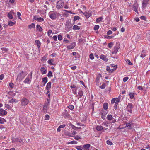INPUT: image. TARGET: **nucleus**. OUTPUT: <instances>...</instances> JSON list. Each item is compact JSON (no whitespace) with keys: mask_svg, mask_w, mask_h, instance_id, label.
<instances>
[{"mask_svg":"<svg viewBox=\"0 0 150 150\" xmlns=\"http://www.w3.org/2000/svg\"><path fill=\"white\" fill-rule=\"evenodd\" d=\"M50 18L52 20H55L59 18L60 14L59 13L54 11H51L48 14Z\"/></svg>","mask_w":150,"mask_h":150,"instance_id":"1","label":"nucleus"},{"mask_svg":"<svg viewBox=\"0 0 150 150\" xmlns=\"http://www.w3.org/2000/svg\"><path fill=\"white\" fill-rule=\"evenodd\" d=\"M26 75L27 74L25 72L23 71H21L18 74L16 80L18 81H21Z\"/></svg>","mask_w":150,"mask_h":150,"instance_id":"2","label":"nucleus"},{"mask_svg":"<svg viewBox=\"0 0 150 150\" xmlns=\"http://www.w3.org/2000/svg\"><path fill=\"white\" fill-rule=\"evenodd\" d=\"M32 71H31L25 79L23 81L24 83L25 84H30L31 82L32 76Z\"/></svg>","mask_w":150,"mask_h":150,"instance_id":"3","label":"nucleus"},{"mask_svg":"<svg viewBox=\"0 0 150 150\" xmlns=\"http://www.w3.org/2000/svg\"><path fill=\"white\" fill-rule=\"evenodd\" d=\"M64 2L62 0L58 1L57 3L56 8L57 9H60L64 7Z\"/></svg>","mask_w":150,"mask_h":150,"instance_id":"4","label":"nucleus"},{"mask_svg":"<svg viewBox=\"0 0 150 150\" xmlns=\"http://www.w3.org/2000/svg\"><path fill=\"white\" fill-rule=\"evenodd\" d=\"M29 103V100L25 97L23 98L21 101V105L22 106H25Z\"/></svg>","mask_w":150,"mask_h":150,"instance_id":"5","label":"nucleus"},{"mask_svg":"<svg viewBox=\"0 0 150 150\" xmlns=\"http://www.w3.org/2000/svg\"><path fill=\"white\" fill-rule=\"evenodd\" d=\"M133 108L132 104L131 103H128L127 107V111L131 113H132V108Z\"/></svg>","mask_w":150,"mask_h":150,"instance_id":"6","label":"nucleus"},{"mask_svg":"<svg viewBox=\"0 0 150 150\" xmlns=\"http://www.w3.org/2000/svg\"><path fill=\"white\" fill-rule=\"evenodd\" d=\"M149 0H144L142 3V8L144 9L146 7L147 5L148 4L149 1Z\"/></svg>","mask_w":150,"mask_h":150,"instance_id":"7","label":"nucleus"},{"mask_svg":"<svg viewBox=\"0 0 150 150\" xmlns=\"http://www.w3.org/2000/svg\"><path fill=\"white\" fill-rule=\"evenodd\" d=\"M23 141V140L20 137L13 138L12 139V142L13 143L16 142H19L20 143H21Z\"/></svg>","mask_w":150,"mask_h":150,"instance_id":"8","label":"nucleus"},{"mask_svg":"<svg viewBox=\"0 0 150 150\" xmlns=\"http://www.w3.org/2000/svg\"><path fill=\"white\" fill-rule=\"evenodd\" d=\"M76 43L75 42L69 45H68L67 48L68 50L73 49L76 46Z\"/></svg>","mask_w":150,"mask_h":150,"instance_id":"9","label":"nucleus"},{"mask_svg":"<svg viewBox=\"0 0 150 150\" xmlns=\"http://www.w3.org/2000/svg\"><path fill=\"white\" fill-rule=\"evenodd\" d=\"M62 115L66 118H68L69 116L67 111L66 110H64L62 113Z\"/></svg>","mask_w":150,"mask_h":150,"instance_id":"10","label":"nucleus"},{"mask_svg":"<svg viewBox=\"0 0 150 150\" xmlns=\"http://www.w3.org/2000/svg\"><path fill=\"white\" fill-rule=\"evenodd\" d=\"M134 11L136 13H138V9L139 8V6L138 4L137 3H134L133 5Z\"/></svg>","mask_w":150,"mask_h":150,"instance_id":"11","label":"nucleus"},{"mask_svg":"<svg viewBox=\"0 0 150 150\" xmlns=\"http://www.w3.org/2000/svg\"><path fill=\"white\" fill-rule=\"evenodd\" d=\"M35 44L37 45L38 50L39 51L40 50V46L41 45V43L38 40H35Z\"/></svg>","mask_w":150,"mask_h":150,"instance_id":"12","label":"nucleus"},{"mask_svg":"<svg viewBox=\"0 0 150 150\" xmlns=\"http://www.w3.org/2000/svg\"><path fill=\"white\" fill-rule=\"evenodd\" d=\"M7 114V112L2 108H0V115H4Z\"/></svg>","mask_w":150,"mask_h":150,"instance_id":"13","label":"nucleus"},{"mask_svg":"<svg viewBox=\"0 0 150 150\" xmlns=\"http://www.w3.org/2000/svg\"><path fill=\"white\" fill-rule=\"evenodd\" d=\"M100 58L101 59L105 62H107L108 60V59L106 57L105 55L103 54L101 55L100 56Z\"/></svg>","mask_w":150,"mask_h":150,"instance_id":"14","label":"nucleus"},{"mask_svg":"<svg viewBox=\"0 0 150 150\" xmlns=\"http://www.w3.org/2000/svg\"><path fill=\"white\" fill-rule=\"evenodd\" d=\"M40 71L42 74H45L47 72V70L44 67H41Z\"/></svg>","mask_w":150,"mask_h":150,"instance_id":"15","label":"nucleus"},{"mask_svg":"<svg viewBox=\"0 0 150 150\" xmlns=\"http://www.w3.org/2000/svg\"><path fill=\"white\" fill-rule=\"evenodd\" d=\"M83 13L86 18H88L91 16V14L90 13L86 12H85Z\"/></svg>","mask_w":150,"mask_h":150,"instance_id":"16","label":"nucleus"},{"mask_svg":"<svg viewBox=\"0 0 150 150\" xmlns=\"http://www.w3.org/2000/svg\"><path fill=\"white\" fill-rule=\"evenodd\" d=\"M51 82H49L47 84L46 87V89L48 91H49L51 87Z\"/></svg>","mask_w":150,"mask_h":150,"instance_id":"17","label":"nucleus"},{"mask_svg":"<svg viewBox=\"0 0 150 150\" xmlns=\"http://www.w3.org/2000/svg\"><path fill=\"white\" fill-rule=\"evenodd\" d=\"M36 29L39 32H42L43 30L42 28L38 24L37 25H36Z\"/></svg>","mask_w":150,"mask_h":150,"instance_id":"18","label":"nucleus"},{"mask_svg":"<svg viewBox=\"0 0 150 150\" xmlns=\"http://www.w3.org/2000/svg\"><path fill=\"white\" fill-rule=\"evenodd\" d=\"M100 78L99 76H98L96 80V84L97 86H99L100 85L99 81Z\"/></svg>","mask_w":150,"mask_h":150,"instance_id":"19","label":"nucleus"},{"mask_svg":"<svg viewBox=\"0 0 150 150\" xmlns=\"http://www.w3.org/2000/svg\"><path fill=\"white\" fill-rule=\"evenodd\" d=\"M103 128V127L101 126L98 125L96 127V129L98 131H101Z\"/></svg>","mask_w":150,"mask_h":150,"instance_id":"20","label":"nucleus"},{"mask_svg":"<svg viewBox=\"0 0 150 150\" xmlns=\"http://www.w3.org/2000/svg\"><path fill=\"white\" fill-rule=\"evenodd\" d=\"M120 100V98H117L116 100L115 101V108H117V105L118 103L119 102Z\"/></svg>","mask_w":150,"mask_h":150,"instance_id":"21","label":"nucleus"},{"mask_svg":"<svg viewBox=\"0 0 150 150\" xmlns=\"http://www.w3.org/2000/svg\"><path fill=\"white\" fill-rule=\"evenodd\" d=\"M108 105L107 103H104L103 104V108L104 109L106 110L108 108Z\"/></svg>","mask_w":150,"mask_h":150,"instance_id":"22","label":"nucleus"},{"mask_svg":"<svg viewBox=\"0 0 150 150\" xmlns=\"http://www.w3.org/2000/svg\"><path fill=\"white\" fill-rule=\"evenodd\" d=\"M6 120L4 118L0 117V124H3L4 122H6Z\"/></svg>","mask_w":150,"mask_h":150,"instance_id":"23","label":"nucleus"},{"mask_svg":"<svg viewBox=\"0 0 150 150\" xmlns=\"http://www.w3.org/2000/svg\"><path fill=\"white\" fill-rule=\"evenodd\" d=\"M47 81V77H45L42 79V82L44 83V86L45 85Z\"/></svg>","mask_w":150,"mask_h":150,"instance_id":"24","label":"nucleus"},{"mask_svg":"<svg viewBox=\"0 0 150 150\" xmlns=\"http://www.w3.org/2000/svg\"><path fill=\"white\" fill-rule=\"evenodd\" d=\"M77 142L76 141H72L70 142H68L67 143V144H77Z\"/></svg>","mask_w":150,"mask_h":150,"instance_id":"25","label":"nucleus"},{"mask_svg":"<svg viewBox=\"0 0 150 150\" xmlns=\"http://www.w3.org/2000/svg\"><path fill=\"white\" fill-rule=\"evenodd\" d=\"M107 119L109 120H111L113 119L112 115H108L107 116Z\"/></svg>","mask_w":150,"mask_h":150,"instance_id":"26","label":"nucleus"},{"mask_svg":"<svg viewBox=\"0 0 150 150\" xmlns=\"http://www.w3.org/2000/svg\"><path fill=\"white\" fill-rule=\"evenodd\" d=\"M90 144H88L83 145V147L84 148V149H89L90 147Z\"/></svg>","mask_w":150,"mask_h":150,"instance_id":"27","label":"nucleus"},{"mask_svg":"<svg viewBox=\"0 0 150 150\" xmlns=\"http://www.w3.org/2000/svg\"><path fill=\"white\" fill-rule=\"evenodd\" d=\"M54 62V60L52 59L49 60L47 62L50 65H54V64L52 63Z\"/></svg>","mask_w":150,"mask_h":150,"instance_id":"28","label":"nucleus"},{"mask_svg":"<svg viewBox=\"0 0 150 150\" xmlns=\"http://www.w3.org/2000/svg\"><path fill=\"white\" fill-rule=\"evenodd\" d=\"M35 24L33 23H32L31 25H28V28L30 29L32 28H35Z\"/></svg>","mask_w":150,"mask_h":150,"instance_id":"29","label":"nucleus"},{"mask_svg":"<svg viewBox=\"0 0 150 150\" xmlns=\"http://www.w3.org/2000/svg\"><path fill=\"white\" fill-rule=\"evenodd\" d=\"M103 111H101L100 112V114L101 115V118L103 119H105V114L103 115Z\"/></svg>","mask_w":150,"mask_h":150,"instance_id":"30","label":"nucleus"},{"mask_svg":"<svg viewBox=\"0 0 150 150\" xmlns=\"http://www.w3.org/2000/svg\"><path fill=\"white\" fill-rule=\"evenodd\" d=\"M73 29H74V30H79L80 29V27H79V26L76 25H74L73 26Z\"/></svg>","mask_w":150,"mask_h":150,"instance_id":"31","label":"nucleus"},{"mask_svg":"<svg viewBox=\"0 0 150 150\" xmlns=\"http://www.w3.org/2000/svg\"><path fill=\"white\" fill-rule=\"evenodd\" d=\"M34 19L35 20H37L40 22H42L44 21V19L41 17L38 18H34Z\"/></svg>","mask_w":150,"mask_h":150,"instance_id":"32","label":"nucleus"},{"mask_svg":"<svg viewBox=\"0 0 150 150\" xmlns=\"http://www.w3.org/2000/svg\"><path fill=\"white\" fill-rule=\"evenodd\" d=\"M15 24V23L13 22L9 21L8 22V25L10 26H12Z\"/></svg>","mask_w":150,"mask_h":150,"instance_id":"33","label":"nucleus"},{"mask_svg":"<svg viewBox=\"0 0 150 150\" xmlns=\"http://www.w3.org/2000/svg\"><path fill=\"white\" fill-rule=\"evenodd\" d=\"M78 94L80 97H81L83 95V92L81 90L79 91Z\"/></svg>","mask_w":150,"mask_h":150,"instance_id":"34","label":"nucleus"},{"mask_svg":"<svg viewBox=\"0 0 150 150\" xmlns=\"http://www.w3.org/2000/svg\"><path fill=\"white\" fill-rule=\"evenodd\" d=\"M69 125L71 127L72 129L74 130H76L77 127H75L74 125H73L71 123H70Z\"/></svg>","mask_w":150,"mask_h":150,"instance_id":"35","label":"nucleus"},{"mask_svg":"<svg viewBox=\"0 0 150 150\" xmlns=\"http://www.w3.org/2000/svg\"><path fill=\"white\" fill-rule=\"evenodd\" d=\"M125 59L126 62L128 63L129 65H132V64L130 62V60L127 59Z\"/></svg>","mask_w":150,"mask_h":150,"instance_id":"36","label":"nucleus"},{"mask_svg":"<svg viewBox=\"0 0 150 150\" xmlns=\"http://www.w3.org/2000/svg\"><path fill=\"white\" fill-rule=\"evenodd\" d=\"M8 17V18L9 19H12L13 18V16L10 13H8V14L7 15Z\"/></svg>","mask_w":150,"mask_h":150,"instance_id":"37","label":"nucleus"},{"mask_svg":"<svg viewBox=\"0 0 150 150\" xmlns=\"http://www.w3.org/2000/svg\"><path fill=\"white\" fill-rule=\"evenodd\" d=\"M117 67V65H115V67L113 68H112L111 69L110 72V73L113 72L115 70Z\"/></svg>","mask_w":150,"mask_h":150,"instance_id":"38","label":"nucleus"},{"mask_svg":"<svg viewBox=\"0 0 150 150\" xmlns=\"http://www.w3.org/2000/svg\"><path fill=\"white\" fill-rule=\"evenodd\" d=\"M1 49L2 50V51H4V52H6L8 50V48L5 47L1 48Z\"/></svg>","mask_w":150,"mask_h":150,"instance_id":"39","label":"nucleus"},{"mask_svg":"<svg viewBox=\"0 0 150 150\" xmlns=\"http://www.w3.org/2000/svg\"><path fill=\"white\" fill-rule=\"evenodd\" d=\"M113 44L112 42H110L108 43V46L109 48H111L113 46Z\"/></svg>","mask_w":150,"mask_h":150,"instance_id":"40","label":"nucleus"},{"mask_svg":"<svg viewBox=\"0 0 150 150\" xmlns=\"http://www.w3.org/2000/svg\"><path fill=\"white\" fill-rule=\"evenodd\" d=\"M107 144L109 145H113V143L110 140H107L106 141Z\"/></svg>","mask_w":150,"mask_h":150,"instance_id":"41","label":"nucleus"},{"mask_svg":"<svg viewBox=\"0 0 150 150\" xmlns=\"http://www.w3.org/2000/svg\"><path fill=\"white\" fill-rule=\"evenodd\" d=\"M16 99L14 98H12L10 100H9V103H13L16 102Z\"/></svg>","mask_w":150,"mask_h":150,"instance_id":"42","label":"nucleus"},{"mask_svg":"<svg viewBox=\"0 0 150 150\" xmlns=\"http://www.w3.org/2000/svg\"><path fill=\"white\" fill-rule=\"evenodd\" d=\"M117 98H112V99L111 101V103L112 104H114Z\"/></svg>","mask_w":150,"mask_h":150,"instance_id":"43","label":"nucleus"},{"mask_svg":"<svg viewBox=\"0 0 150 150\" xmlns=\"http://www.w3.org/2000/svg\"><path fill=\"white\" fill-rule=\"evenodd\" d=\"M130 97L131 99H133L134 97V93H131L129 94Z\"/></svg>","mask_w":150,"mask_h":150,"instance_id":"44","label":"nucleus"},{"mask_svg":"<svg viewBox=\"0 0 150 150\" xmlns=\"http://www.w3.org/2000/svg\"><path fill=\"white\" fill-rule=\"evenodd\" d=\"M105 87V83H103V84L99 86V87L102 89H104Z\"/></svg>","mask_w":150,"mask_h":150,"instance_id":"45","label":"nucleus"},{"mask_svg":"<svg viewBox=\"0 0 150 150\" xmlns=\"http://www.w3.org/2000/svg\"><path fill=\"white\" fill-rule=\"evenodd\" d=\"M102 19H103L101 17H100L96 19V22L97 23H99L102 20Z\"/></svg>","mask_w":150,"mask_h":150,"instance_id":"46","label":"nucleus"},{"mask_svg":"<svg viewBox=\"0 0 150 150\" xmlns=\"http://www.w3.org/2000/svg\"><path fill=\"white\" fill-rule=\"evenodd\" d=\"M81 138L78 135H76L74 137V139L76 140L80 139H81Z\"/></svg>","mask_w":150,"mask_h":150,"instance_id":"47","label":"nucleus"},{"mask_svg":"<svg viewBox=\"0 0 150 150\" xmlns=\"http://www.w3.org/2000/svg\"><path fill=\"white\" fill-rule=\"evenodd\" d=\"M99 28V26L98 25H96L94 26V29L95 30H98Z\"/></svg>","mask_w":150,"mask_h":150,"instance_id":"48","label":"nucleus"},{"mask_svg":"<svg viewBox=\"0 0 150 150\" xmlns=\"http://www.w3.org/2000/svg\"><path fill=\"white\" fill-rule=\"evenodd\" d=\"M128 79H129L128 77H125L123 78V81L124 82H125L127 81V80Z\"/></svg>","mask_w":150,"mask_h":150,"instance_id":"49","label":"nucleus"},{"mask_svg":"<svg viewBox=\"0 0 150 150\" xmlns=\"http://www.w3.org/2000/svg\"><path fill=\"white\" fill-rule=\"evenodd\" d=\"M50 118V116L48 115H46L45 117V120H48Z\"/></svg>","mask_w":150,"mask_h":150,"instance_id":"50","label":"nucleus"},{"mask_svg":"<svg viewBox=\"0 0 150 150\" xmlns=\"http://www.w3.org/2000/svg\"><path fill=\"white\" fill-rule=\"evenodd\" d=\"M68 108L71 110H73L74 109V107L73 105H70L68 106Z\"/></svg>","mask_w":150,"mask_h":150,"instance_id":"51","label":"nucleus"},{"mask_svg":"<svg viewBox=\"0 0 150 150\" xmlns=\"http://www.w3.org/2000/svg\"><path fill=\"white\" fill-rule=\"evenodd\" d=\"M58 40L60 41L61 40H62V36L60 35H59L58 36Z\"/></svg>","mask_w":150,"mask_h":150,"instance_id":"52","label":"nucleus"},{"mask_svg":"<svg viewBox=\"0 0 150 150\" xmlns=\"http://www.w3.org/2000/svg\"><path fill=\"white\" fill-rule=\"evenodd\" d=\"M89 58L91 60H93L94 59L93 55V54L91 53L90 54Z\"/></svg>","mask_w":150,"mask_h":150,"instance_id":"53","label":"nucleus"},{"mask_svg":"<svg viewBox=\"0 0 150 150\" xmlns=\"http://www.w3.org/2000/svg\"><path fill=\"white\" fill-rule=\"evenodd\" d=\"M80 19V17L77 16H75L74 17V20L76 21Z\"/></svg>","mask_w":150,"mask_h":150,"instance_id":"54","label":"nucleus"},{"mask_svg":"<svg viewBox=\"0 0 150 150\" xmlns=\"http://www.w3.org/2000/svg\"><path fill=\"white\" fill-rule=\"evenodd\" d=\"M72 91L73 93L74 94H76L77 93V88L74 89L72 90Z\"/></svg>","mask_w":150,"mask_h":150,"instance_id":"55","label":"nucleus"},{"mask_svg":"<svg viewBox=\"0 0 150 150\" xmlns=\"http://www.w3.org/2000/svg\"><path fill=\"white\" fill-rule=\"evenodd\" d=\"M66 135H67L68 136L70 137H74V136H73V134H72V133H71L69 132H68L66 134Z\"/></svg>","mask_w":150,"mask_h":150,"instance_id":"56","label":"nucleus"},{"mask_svg":"<svg viewBox=\"0 0 150 150\" xmlns=\"http://www.w3.org/2000/svg\"><path fill=\"white\" fill-rule=\"evenodd\" d=\"M52 72L51 71H49L48 73L47 74V76L48 77H51L52 76Z\"/></svg>","mask_w":150,"mask_h":150,"instance_id":"57","label":"nucleus"},{"mask_svg":"<svg viewBox=\"0 0 150 150\" xmlns=\"http://www.w3.org/2000/svg\"><path fill=\"white\" fill-rule=\"evenodd\" d=\"M106 70L110 73L111 70L110 67L109 66H107L106 68Z\"/></svg>","mask_w":150,"mask_h":150,"instance_id":"58","label":"nucleus"},{"mask_svg":"<svg viewBox=\"0 0 150 150\" xmlns=\"http://www.w3.org/2000/svg\"><path fill=\"white\" fill-rule=\"evenodd\" d=\"M52 30H51L50 29L47 32L48 35L49 36H50V35H51V33H52Z\"/></svg>","mask_w":150,"mask_h":150,"instance_id":"59","label":"nucleus"},{"mask_svg":"<svg viewBox=\"0 0 150 150\" xmlns=\"http://www.w3.org/2000/svg\"><path fill=\"white\" fill-rule=\"evenodd\" d=\"M5 105V107L8 109H11V107L10 106V105H8V104H6Z\"/></svg>","mask_w":150,"mask_h":150,"instance_id":"60","label":"nucleus"},{"mask_svg":"<svg viewBox=\"0 0 150 150\" xmlns=\"http://www.w3.org/2000/svg\"><path fill=\"white\" fill-rule=\"evenodd\" d=\"M17 15L19 18L21 19V18H20L21 13L19 12H17Z\"/></svg>","mask_w":150,"mask_h":150,"instance_id":"61","label":"nucleus"},{"mask_svg":"<svg viewBox=\"0 0 150 150\" xmlns=\"http://www.w3.org/2000/svg\"><path fill=\"white\" fill-rule=\"evenodd\" d=\"M52 38L55 41H56L57 40V37L56 35L53 36Z\"/></svg>","mask_w":150,"mask_h":150,"instance_id":"62","label":"nucleus"},{"mask_svg":"<svg viewBox=\"0 0 150 150\" xmlns=\"http://www.w3.org/2000/svg\"><path fill=\"white\" fill-rule=\"evenodd\" d=\"M112 32L111 30H108L107 32V34L108 35H109L112 34Z\"/></svg>","mask_w":150,"mask_h":150,"instance_id":"63","label":"nucleus"},{"mask_svg":"<svg viewBox=\"0 0 150 150\" xmlns=\"http://www.w3.org/2000/svg\"><path fill=\"white\" fill-rule=\"evenodd\" d=\"M76 148L78 150H83L82 148L80 146H77Z\"/></svg>","mask_w":150,"mask_h":150,"instance_id":"64","label":"nucleus"}]
</instances>
